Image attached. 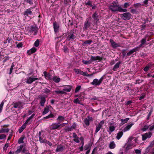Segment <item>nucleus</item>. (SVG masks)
I'll use <instances>...</instances> for the list:
<instances>
[{
  "label": "nucleus",
  "mask_w": 154,
  "mask_h": 154,
  "mask_svg": "<svg viewBox=\"0 0 154 154\" xmlns=\"http://www.w3.org/2000/svg\"><path fill=\"white\" fill-rule=\"evenodd\" d=\"M65 149V147L63 145H60L57 146L56 151L57 152H61L63 151Z\"/></svg>",
  "instance_id": "nucleus-14"
},
{
  "label": "nucleus",
  "mask_w": 154,
  "mask_h": 154,
  "mask_svg": "<svg viewBox=\"0 0 154 154\" xmlns=\"http://www.w3.org/2000/svg\"><path fill=\"white\" fill-rule=\"evenodd\" d=\"M95 74L94 72H93L92 74H89L87 73V72H85V76H87V77H90L91 76H93V74Z\"/></svg>",
  "instance_id": "nucleus-58"
},
{
  "label": "nucleus",
  "mask_w": 154,
  "mask_h": 154,
  "mask_svg": "<svg viewBox=\"0 0 154 154\" xmlns=\"http://www.w3.org/2000/svg\"><path fill=\"white\" fill-rule=\"evenodd\" d=\"M116 147V145L114 141L111 142L109 144V147L111 149L114 148Z\"/></svg>",
  "instance_id": "nucleus-36"
},
{
  "label": "nucleus",
  "mask_w": 154,
  "mask_h": 154,
  "mask_svg": "<svg viewBox=\"0 0 154 154\" xmlns=\"http://www.w3.org/2000/svg\"><path fill=\"white\" fill-rule=\"evenodd\" d=\"M123 134V131H121L119 132L117 134V135L116 136V138L117 139L119 140L121 138V137H122Z\"/></svg>",
  "instance_id": "nucleus-31"
},
{
  "label": "nucleus",
  "mask_w": 154,
  "mask_h": 154,
  "mask_svg": "<svg viewBox=\"0 0 154 154\" xmlns=\"http://www.w3.org/2000/svg\"><path fill=\"white\" fill-rule=\"evenodd\" d=\"M65 119V118L63 116H59L57 119V120L59 122H60V123L61 122L64 121Z\"/></svg>",
  "instance_id": "nucleus-28"
},
{
  "label": "nucleus",
  "mask_w": 154,
  "mask_h": 154,
  "mask_svg": "<svg viewBox=\"0 0 154 154\" xmlns=\"http://www.w3.org/2000/svg\"><path fill=\"white\" fill-rule=\"evenodd\" d=\"M146 37H145L143 38L141 41V42L142 45H144L146 42Z\"/></svg>",
  "instance_id": "nucleus-47"
},
{
  "label": "nucleus",
  "mask_w": 154,
  "mask_h": 154,
  "mask_svg": "<svg viewBox=\"0 0 154 154\" xmlns=\"http://www.w3.org/2000/svg\"><path fill=\"white\" fill-rule=\"evenodd\" d=\"M138 50L139 47H136L130 50L127 54V56H129L133 53L134 52L138 51Z\"/></svg>",
  "instance_id": "nucleus-18"
},
{
  "label": "nucleus",
  "mask_w": 154,
  "mask_h": 154,
  "mask_svg": "<svg viewBox=\"0 0 154 154\" xmlns=\"http://www.w3.org/2000/svg\"><path fill=\"white\" fill-rule=\"evenodd\" d=\"M150 68H149L147 66H146L144 68L143 70L145 72H147Z\"/></svg>",
  "instance_id": "nucleus-62"
},
{
  "label": "nucleus",
  "mask_w": 154,
  "mask_h": 154,
  "mask_svg": "<svg viewBox=\"0 0 154 154\" xmlns=\"http://www.w3.org/2000/svg\"><path fill=\"white\" fill-rule=\"evenodd\" d=\"M53 80L56 83H58L60 81V79L59 78L57 77V76H54L53 78Z\"/></svg>",
  "instance_id": "nucleus-33"
},
{
  "label": "nucleus",
  "mask_w": 154,
  "mask_h": 154,
  "mask_svg": "<svg viewBox=\"0 0 154 154\" xmlns=\"http://www.w3.org/2000/svg\"><path fill=\"white\" fill-rule=\"evenodd\" d=\"M9 146V144L8 143H6L5 144V146L3 148V149L4 150H6L7 149V148Z\"/></svg>",
  "instance_id": "nucleus-59"
},
{
  "label": "nucleus",
  "mask_w": 154,
  "mask_h": 154,
  "mask_svg": "<svg viewBox=\"0 0 154 154\" xmlns=\"http://www.w3.org/2000/svg\"><path fill=\"white\" fill-rule=\"evenodd\" d=\"M74 71L77 74H80L83 75V76H85V72H84L82 71L81 69H78L75 68L73 69Z\"/></svg>",
  "instance_id": "nucleus-13"
},
{
  "label": "nucleus",
  "mask_w": 154,
  "mask_h": 154,
  "mask_svg": "<svg viewBox=\"0 0 154 154\" xmlns=\"http://www.w3.org/2000/svg\"><path fill=\"white\" fill-rule=\"evenodd\" d=\"M85 5L86 6H89L90 7L92 6V2L91 1L88 0L87 2H85Z\"/></svg>",
  "instance_id": "nucleus-45"
},
{
  "label": "nucleus",
  "mask_w": 154,
  "mask_h": 154,
  "mask_svg": "<svg viewBox=\"0 0 154 154\" xmlns=\"http://www.w3.org/2000/svg\"><path fill=\"white\" fill-rule=\"evenodd\" d=\"M6 137V135L5 134H0V139H3L5 138Z\"/></svg>",
  "instance_id": "nucleus-55"
},
{
  "label": "nucleus",
  "mask_w": 154,
  "mask_h": 154,
  "mask_svg": "<svg viewBox=\"0 0 154 154\" xmlns=\"http://www.w3.org/2000/svg\"><path fill=\"white\" fill-rule=\"evenodd\" d=\"M54 92L57 94H64L65 93L63 91H60L56 90L54 91Z\"/></svg>",
  "instance_id": "nucleus-48"
},
{
  "label": "nucleus",
  "mask_w": 154,
  "mask_h": 154,
  "mask_svg": "<svg viewBox=\"0 0 154 154\" xmlns=\"http://www.w3.org/2000/svg\"><path fill=\"white\" fill-rule=\"evenodd\" d=\"M134 150L135 151V152L136 154H140L141 153V151L140 150L138 149H134Z\"/></svg>",
  "instance_id": "nucleus-61"
},
{
  "label": "nucleus",
  "mask_w": 154,
  "mask_h": 154,
  "mask_svg": "<svg viewBox=\"0 0 154 154\" xmlns=\"http://www.w3.org/2000/svg\"><path fill=\"white\" fill-rule=\"evenodd\" d=\"M82 62L85 64H91V62L90 60H82Z\"/></svg>",
  "instance_id": "nucleus-44"
},
{
  "label": "nucleus",
  "mask_w": 154,
  "mask_h": 154,
  "mask_svg": "<svg viewBox=\"0 0 154 154\" xmlns=\"http://www.w3.org/2000/svg\"><path fill=\"white\" fill-rule=\"evenodd\" d=\"M149 129L150 131H152L154 130V123H153V125L150 126Z\"/></svg>",
  "instance_id": "nucleus-63"
},
{
  "label": "nucleus",
  "mask_w": 154,
  "mask_h": 154,
  "mask_svg": "<svg viewBox=\"0 0 154 154\" xmlns=\"http://www.w3.org/2000/svg\"><path fill=\"white\" fill-rule=\"evenodd\" d=\"M90 23L89 22L88 20L86 21L85 23L83 28L84 30H85L88 29V28L90 26Z\"/></svg>",
  "instance_id": "nucleus-20"
},
{
  "label": "nucleus",
  "mask_w": 154,
  "mask_h": 154,
  "mask_svg": "<svg viewBox=\"0 0 154 154\" xmlns=\"http://www.w3.org/2000/svg\"><path fill=\"white\" fill-rule=\"evenodd\" d=\"M138 141L137 139L135 137L129 138L128 141V143L126 147V149L127 150H128L129 149L131 148L132 147L135 146L136 145L135 144L136 143H138Z\"/></svg>",
  "instance_id": "nucleus-2"
},
{
  "label": "nucleus",
  "mask_w": 154,
  "mask_h": 154,
  "mask_svg": "<svg viewBox=\"0 0 154 154\" xmlns=\"http://www.w3.org/2000/svg\"><path fill=\"white\" fill-rule=\"evenodd\" d=\"M14 107L16 108H20L21 107L20 103L19 102L15 103H14Z\"/></svg>",
  "instance_id": "nucleus-38"
},
{
  "label": "nucleus",
  "mask_w": 154,
  "mask_h": 154,
  "mask_svg": "<svg viewBox=\"0 0 154 154\" xmlns=\"http://www.w3.org/2000/svg\"><path fill=\"white\" fill-rule=\"evenodd\" d=\"M92 17L96 22H97V21L99 20L98 14L97 13V12H95L93 14Z\"/></svg>",
  "instance_id": "nucleus-25"
},
{
  "label": "nucleus",
  "mask_w": 154,
  "mask_h": 154,
  "mask_svg": "<svg viewBox=\"0 0 154 154\" xmlns=\"http://www.w3.org/2000/svg\"><path fill=\"white\" fill-rule=\"evenodd\" d=\"M63 51L65 53H67L68 52V48L66 46H64L63 47Z\"/></svg>",
  "instance_id": "nucleus-56"
},
{
  "label": "nucleus",
  "mask_w": 154,
  "mask_h": 154,
  "mask_svg": "<svg viewBox=\"0 0 154 154\" xmlns=\"http://www.w3.org/2000/svg\"><path fill=\"white\" fill-rule=\"evenodd\" d=\"M109 41L111 44V45L113 48H115L119 46V45L114 42L112 39H110Z\"/></svg>",
  "instance_id": "nucleus-19"
},
{
  "label": "nucleus",
  "mask_w": 154,
  "mask_h": 154,
  "mask_svg": "<svg viewBox=\"0 0 154 154\" xmlns=\"http://www.w3.org/2000/svg\"><path fill=\"white\" fill-rule=\"evenodd\" d=\"M37 50V49L35 47H33L30 50H28L27 51V53L29 55H30L34 53Z\"/></svg>",
  "instance_id": "nucleus-23"
},
{
  "label": "nucleus",
  "mask_w": 154,
  "mask_h": 154,
  "mask_svg": "<svg viewBox=\"0 0 154 154\" xmlns=\"http://www.w3.org/2000/svg\"><path fill=\"white\" fill-rule=\"evenodd\" d=\"M81 86H80L79 85V86H77L75 89V93L77 92L79 90L81 89Z\"/></svg>",
  "instance_id": "nucleus-54"
},
{
  "label": "nucleus",
  "mask_w": 154,
  "mask_h": 154,
  "mask_svg": "<svg viewBox=\"0 0 154 154\" xmlns=\"http://www.w3.org/2000/svg\"><path fill=\"white\" fill-rule=\"evenodd\" d=\"M109 9L112 12L117 13L119 12H126L127 10L125 8H122L119 5L117 0L113 1L111 3L108 7Z\"/></svg>",
  "instance_id": "nucleus-1"
},
{
  "label": "nucleus",
  "mask_w": 154,
  "mask_h": 154,
  "mask_svg": "<svg viewBox=\"0 0 154 154\" xmlns=\"http://www.w3.org/2000/svg\"><path fill=\"white\" fill-rule=\"evenodd\" d=\"M38 79L37 78H33L32 77H28L27 78L26 83L28 84H31L35 80H38Z\"/></svg>",
  "instance_id": "nucleus-11"
},
{
  "label": "nucleus",
  "mask_w": 154,
  "mask_h": 154,
  "mask_svg": "<svg viewBox=\"0 0 154 154\" xmlns=\"http://www.w3.org/2000/svg\"><path fill=\"white\" fill-rule=\"evenodd\" d=\"M39 140L41 143H46L47 142V140L45 139H43L41 137H39Z\"/></svg>",
  "instance_id": "nucleus-46"
},
{
  "label": "nucleus",
  "mask_w": 154,
  "mask_h": 154,
  "mask_svg": "<svg viewBox=\"0 0 154 154\" xmlns=\"http://www.w3.org/2000/svg\"><path fill=\"white\" fill-rule=\"evenodd\" d=\"M71 89V87L70 85L66 86L64 89H63V91H65L67 92H69Z\"/></svg>",
  "instance_id": "nucleus-29"
},
{
  "label": "nucleus",
  "mask_w": 154,
  "mask_h": 154,
  "mask_svg": "<svg viewBox=\"0 0 154 154\" xmlns=\"http://www.w3.org/2000/svg\"><path fill=\"white\" fill-rule=\"evenodd\" d=\"M53 26L55 33H56L58 32L60 28L59 24L56 21H54L53 22Z\"/></svg>",
  "instance_id": "nucleus-9"
},
{
  "label": "nucleus",
  "mask_w": 154,
  "mask_h": 154,
  "mask_svg": "<svg viewBox=\"0 0 154 154\" xmlns=\"http://www.w3.org/2000/svg\"><path fill=\"white\" fill-rule=\"evenodd\" d=\"M153 65V64H152L151 63H148L146 66H147L148 67H149V68H150Z\"/></svg>",
  "instance_id": "nucleus-64"
},
{
  "label": "nucleus",
  "mask_w": 154,
  "mask_h": 154,
  "mask_svg": "<svg viewBox=\"0 0 154 154\" xmlns=\"http://www.w3.org/2000/svg\"><path fill=\"white\" fill-rule=\"evenodd\" d=\"M152 133L151 132H149L142 134V139L143 140H145L147 139L150 138L152 135Z\"/></svg>",
  "instance_id": "nucleus-8"
},
{
  "label": "nucleus",
  "mask_w": 154,
  "mask_h": 154,
  "mask_svg": "<svg viewBox=\"0 0 154 154\" xmlns=\"http://www.w3.org/2000/svg\"><path fill=\"white\" fill-rule=\"evenodd\" d=\"M103 79L104 78L103 77H101L99 80H98L97 79H94L93 82L91 83V84L95 86H99L102 82Z\"/></svg>",
  "instance_id": "nucleus-4"
},
{
  "label": "nucleus",
  "mask_w": 154,
  "mask_h": 154,
  "mask_svg": "<svg viewBox=\"0 0 154 154\" xmlns=\"http://www.w3.org/2000/svg\"><path fill=\"white\" fill-rule=\"evenodd\" d=\"M146 152H149L151 154H154V148H152L151 146H149L146 149Z\"/></svg>",
  "instance_id": "nucleus-17"
},
{
  "label": "nucleus",
  "mask_w": 154,
  "mask_h": 154,
  "mask_svg": "<svg viewBox=\"0 0 154 154\" xmlns=\"http://www.w3.org/2000/svg\"><path fill=\"white\" fill-rule=\"evenodd\" d=\"M92 117L89 116H87V118H86L84 119V122L87 126H88L90 125V121H92Z\"/></svg>",
  "instance_id": "nucleus-10"
},
{
  "label": "nucleus",
  "mask_w": 154,
  "mask_h": 154,
  "mask_svg": "<svg viewBox=\"0 0 154 154\" xmlns=\"http://www.w3.org/2000/svg\"><path fill=\"white\" fill-rule=\"evenodd\" d=\"M4 104V102L2 101L0 105V113H1L2 110L3 106Z\"/></svg>",
  "instance_id": "nucleus-53"
},
{
  "label": "nucleus",
  "mask_w": 154,
  "mask_h": 154,
  "mask_svg": "<svg viewBox=\"0 0 154 154\" xmlns=\"http://www.w3.org/2000/svg\"><path fill=\"white\" fill-rule=\"evenodd\" d=\"M129 120V118H126L125 119H120V121L121 122H123V124H124L125 123H127Z\"/></svg>",
  "instance_id": "nucleus-42"
},
{
  "label": "nucleus",
  "mask_w": 154,
  "mask_h": 154,
  "mask_svg": "<svg viewBox=\"0 0 154 154\" xmlns=\"http://www.w3.org/2000/svg\"><path fill=\"white\" fill-rule=\"evenodd\" d=\"M42 91L44 93H45L47 95L50 94L51 92L50 90L47 88L43 89Z\"/></svg>",
  "instance_id": "nucleus-26"
},
{
  "label": "nucleus",
  "mask_w": 154,
  "mask_h": 154,
  "mask_svg": "<svg viewBox=\"0 0 154 154\" xmlns=\"http://www.w3.org/2000/svg\"><path fill=\"white\" fill-rule=\"evenodd\" d=\"M55 117V116L52 113H50L48 116L43 118L44 119H46L49 118H54Z\"/></svg>",
  "instance_id": "nucleus-35"
},
{
  "label": "nucleus",
  "mask_w": 154,
  "mask_h": 154,
  "mask_svg": "<svg viewBox=\"0 0 154 154\" xmlns=\"http://www.w3.org/2000/svg\"><path fill=\"white\" fill-rule=\"evenodd\" d=\"M40 105L42 106H44V105L46 101L45 98V97H42L40 98Z\"/></svg>",
  "instance_id": "nucleus-24"
},
{
  "label": "nucleus",
  "mask_w": 154,
  "mask_h": 154,
  "mask_svg": "<svg viewBox=\"0 0 154 154\" xmlns=\"http://www.w3.org/2000/svg\"><path fill=\"white\" fill-rule=\"evenodd\" d=\"M130 4L129 3L126 2L123 5V7L126 9L130 6Z\"/></svg>",
  "instance_id": "nucleus-49"
},
{
  "label": "nucleus",
  "mask_w": 154,
  "mask_h": 154,
  "mask_svg": "<svg viewBox=\"0 0 154 154\" xmlns=\"http://www.w3.org/2000/svg\"><path fill=\"white\" fill-rule=\"evenodd\" d=\"M149 127L147 125H145L143 128H142L141 130L143 131H146L149 128Z\"/></svg>",
  "instance_id": "nucleus-51"
},
{
  "label": "nucleus",
  "mask_w": 154,
  "mask_h": 154,
  "mask_svg": "<svg viewBox=\"0 0 154 154\" xmlns=\"http://www.w3.org/2000/svg\"><path fill=\"white\" fill-rule=\"evenodd\" d=\"M102 127V125L99 123L97 125V126H96V129L95 131V133H97L100 129Z\"/></svg>",
  "instance_id": "nucleus-34"
},
{
  "label": "nucleus",
  "mask_w": 154,
  "mask_h": 154,
  "mask_svg": "<svg viewBox=\"0 0 154 154\" xmlns=\"http://www.w3.org/2000/svg\"><path fill=\"white\" fill-rule=\"evenodd\" d=\"M73 102L75 103H76V104L79 103V104H82L80 103V102L79 100V99L78 98H76V99H74L73 100Z\"/></svg>",
  "instance_id": "nucleus-50"
},
{
  "label": "nucleus",
  "mask_w": 154,
  "mask_h": 154,
  "mask_svg": "<svg viewBox=\"0 0 154 154\" xmlns=\"http://www.w3.org/2000/svg\"><path fill=\"white\" fill-rule=\"evenodd\" d=\"M73 31H70L68 32V36L66 37V40L68 41H72L76 38V36L74 35Z\"/></svg>",
  "instance_id": "nucleus-6"
},
{
  "label": "nucleus",
  "mask_w": 154,
  "mask_h": 154,
  "mask_svg": "<svg viewBox=\"0 0 154 154\" xmlns=\"http://www.w3.org/2000/svg\"><path fill=\"white\" fill-rule=\"evenodd\" d=\"M122 63V61H119L116 63V64L114 66L112 70L114 71H116L117 70V69L119 68L120 65Z\"/></svg>",
  "instance_id": "nucleus-21"
},
{
  "label": "nucleus",
  "mask_w": 154,
  "mask_h": 154,
  "mask_svg": "<svg viewBox=\"0 0 154 154\" xmlns=\"http://www.w3.org/2000/svg\"><path fill=\"white\" fill-rule=\"evenodd\" d=\"M64 126V123H60V122L54 123L51 125L50 129L51 130H59Z\"/></svg>",
  "instance_id": "nucleus-3"
},
{
  "label": "nucleus",
  "mask_w": 154,
  "mask_h": 154,
  "mask_svg": "<svg viewBox=\"0 0 154 154\" xmlns=\"http://www.w3.org/2000/svg\"><path fill=\"white\" fill-rule=\"evenodd\" d=\"M23 46V44L21 42L19 43H18L17 45V47L18 48H22Z\"/></svg>",
  "instance_id": "nucleus-57"
},
{
  "label": "nucleus",
  "mask_w": 154,
  "mask_h": 154,
  "mask_svg": "<svg viewBox=\"0 0 154 154\" xmlns=\"http://www.w3.org/2000/svg\"><path fill=\"white\" fill-rule=\"evenodd\" d=\"M38 29L37 27L35 26H32L30 27V28L29 30V32L31 33H32L34 32L33 35H36L37 33Z\"/></svg>",
  "instance_id": "nucleus-7"
},
{
  "label": "nucleus",
  "mask_w": 154,
  "mask_h": 154,
  "mask_svg": "<svg viewBox=\"0 0 154 154\" xmlns=\"http://www.w3.org/2000/svg\"><path fill=\"white\" fill-rule=\"evenodd\" d=\"M31 9H32V8H31L29 9H27L24 12V15L25 16H28L29 15H31L32 14V11Z\"/></svg>",
  "instance_id": "nucleus-16"
},
{
  "label": "nucleus",
  "mask_w": 154,
  "mask_h": 154,
  "mask_svg": "<svg viewBox=\"0 0 154 154\" xmlns=\"http://www.w3.org/2000/svg\"><path fill=\"white\" fill-rule=\"evenodd\" d=\"M73 140L77 143H79L80 142L78 136L76 138L74 139Z\"/></svg>",
  "instance_id": "nucleus-60"
},
{
  "label": "nucleus",
  "mask_w": 154,
  "mask_h": 154,
  "mask_svg": "<svg viewBox=\"0 0 154 154\" xmlns=\"http://www.w3.org/2000/svg\"><path fill=\"white\" fill-rule=\"evenodd\" d=\"M49 110V107L48 106H46L45 108L44 111L42 112V114L43 115H45L47 114Z\"/></svg>",
  "instance_id": "nucleus-39"
},
{
  "label": "nucleus",
  "mask_w": 154,
  "mask_h": 154,
  "mask_svg": "<svg viewBox=\"0 0 154 154\" xmlns=\"http://www.w3.org/2000/svg\"><path fill=\"white\" fill-rule=\"evenodd\" d=\"M39 40L38 39H37L34 43V46L35 47H38L39 45Z\"/></svg>",
  "instance_id": "nucleus-43"
},
{
  "label": "nucleus",
  "mask_w": 154,
  "mask_h": 154,
  "mask_svg": "<svg viewBox=\"0 0 154 154\" xmlns=\"http://www.w3.org/2000/svg\"><path fill=\"white\" fill-rule=\"evenodd\" d=\"M92 41L91 40H88L85 41L83 44V45H90L92 42Z\"/></svg>",
  "instance_id": "nucleus-37"
},
{
  "label": "nucleus",
  "mask_w": 154,
  "mask_h": 154,
  "mask_svg": "<svg viewBox=\"0 0 154 154\" xmlns=\"http://www.w3.org/2000/svg\"><path fill=\"white\" fill-rule=\"evenodd\" d=\"M23 148V146L21 145L20 146H19L17 148V149L16 151V153H20V152L22 151Z\"/></svg>",
  "instance_id": "nucleus-40"
},
{
  "label": "nucleus",
  "mask_w": 154,
  "mask_h": 154,
  "mask_svg": "<svg viewBox=\"0 0 154 154\" xmlns=\"http://www.w3.org/2000/svg\"><path fill=\"white\" fill-rule=\"evenodd\" d=\"M9 131V129L8 128H2L0 129V134L2 133H7Z\"/></svg>",
  "instance_id": "nucleus-30"
},
{
  "label": "nucleus",
  "mask_w": 154,
  "mask_h": 154,
  "mask_svg": "<svg viewBox=\"0 0 154 154\" xmlns=\"http://www.w3.org/2000/svg\"><path fill=\"white\" fill-rule=\"evenodd\" d=\"M103 58L102 57H100V56H97L96 57H94L93 56H91L90 58V60L91 61H94L95 60H99V61H101L102 60Z\"/></svg>",
  "instance_id": "nucleus-15"
},
{
  "label": "nucleus",
  "mask_w": 154,
  "mask_h": 154,
  "mask_svg": "<svg viewBox=\"0 0 154 154\" xmlns=\"http://www.w3.org/2000/svg\"><path fill=\"white\" fill-rule=\"evenodd\" d=\"M25 138L24 137H21L18 140V142L19 143H24L23 140Z\"/></svg>",
  "instance_id": "nucleus-41"
},
{
  "label": "nucleus",
  "mask_w": 154,
  "mask_h": 154,
  "mask_svg": "<svg viewBox=\"0 0 154 154\" xmlns=\"http://www.w3.org/2000/svg\"><path fill=\"white\" fill-rule=\"evenodd\" d=\"M109 131H108L109 132V134H110L111 132H112L115 130V127L113 126H110L109 127Z\"/></svg>",
  "instance_id": "nucleus-32"
},
{
  "label": "nucleus",
  "mask_w": 154,
  "mask_h": 154,
  "mask_svg": "<svg viewBox=\"0 0 154 154\" xmlns=\"http://www.w3.org/2000/svg\"><path fill=\"white\" fill-rule=\"evenodd\" d=\"M76 126V124L74 123L73 125L70 127H67V128L65 129V130L66 132L71 131L73 129H75Z\"/></svg>",
  "instance_id": "nucleus-12"
},
{
  "label": "nucleus",
  "mask_w": 154,
  "mask_h": 154,
  "mask_svg": "<svg viewBox=\"0 0 154 154\" xmlns=\"http://www.w3.org/2000/svg\"><path fill=\"white\" fill-rule=\"evenodd\" d=\"M141 4H140V3H139L135 4L133 5L134 7L135 8H138L139 7H140L141 6Z\"/></svg>",
  "instance_id": "nucleus-52"
},
{
  "label": "nucleus",
  "mask_w": 154,
  "mask_h": 154,
  "mask_svg": "<svg viewBox=\"0 0 154 154\" xmlns=\"http://www.w3.org/2000/svg\"><path fill=\"white\" fill-rule=\"evenodd\" d=\"M131 15L129 12L124 13L120 15L121 18L125 20H130L131 18Z\"/></svg>",
  "instance_id": "nucleus-5"
},
{
  "label": "nucleus",
  "mask_w": 154,
  "mask_h": 154,
  "mask_svg": "<svg viewBox=\"0 0 154 154\" xmlns=\"http://www.w3.org/2000/svg\"><path fill=\"white\" fill-rule=\"evenodd\" d=\"M133 125L134 123H132L131 124L127 125L122 130V131L125 132L128 131Z\"/></svg>",
  "instance_id": "nucleus-22"
},
{
  "label": "nucleus",
  "mask_w": 154,
  "mask_h": 154,
  "mask_svg": "<svg viewBox=\"0 0 154 154\" xmlns=\"http://www.w3.org/2000/svg\"><path fill=\"white\" fill-rule=\"evenodd\" d=\"M43 73L44 76L46 79L49 80L51 79V75L49 73H48L46 71H45Z\"/></svg>",
  "instance_id": "nucleus-27"
}]
</instances>
